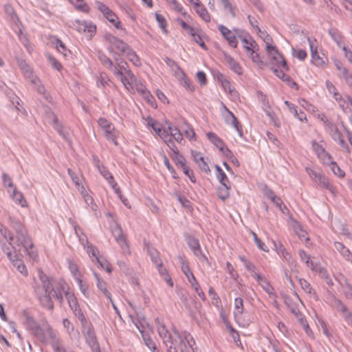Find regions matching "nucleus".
<instances>
[{
	"mask_svg": "<svg viewBox=\"0 0 352 352\" xmlns=\"http://www.w3.org/2000/svg\"><path fill=\"white\" fill-rule=\"evenodd\" d=\"M12 198L22 207L26 206V200L23 198V194L19 192L15 188L13 190Z\"/></svg>",
	"mask_w": 352,
	"mask_h": 352,
	"instance_id": "nucleus-49",
	"label": "nucleus"
},
{
	"mask_svg": "<svg viewBox=\"0 0 352 352\" xmlns=\"http://www.w3.org/2000/svg\"><path fill=\"white\" fill-rule=\"evenodd\" d=\"M147 252L151 256L152 261L156 265L157 267H162V262L159 257V252L156 249L151 245H147Z\"/></svg>",
	"mask_w": 352,
	"mask_h": 352,
	"instance_id": "nucleus-29",
	"label": "nucleus"
},
{
	"mask_svg": "<svg viewBox=\"0 0 352 352\" xmlns=\"http://www.w3.org/2000/svg\"><path fill=\"white\" fill-rule=\"evenodd\" d=\"M329 34L338 45L341 47L342 38L338 30L335 28H331L329 30Z\"/></svg>",
	"mask_w": 352,
	"mask_h": 352,
	"instance_id": "nucleus-48",
	"label": "nucleus"
},
{
	"mask_svg": "<svg viewBox=\"0 0 352 352\" xmlns=\"http://www.w3.org/2000/svg\"><path fill=\"white\" fill-rule=\"evenodd\" d=\"M109 82L110 80L106 74H100L97 83L98 86L101 85L102 87H105L107 85H109Z\"/></svg>",
	"mask_w": 352,
	"mask_h": 352,
	"instance_id": "nucleus-64",
	"label": "nucleus"
},
{
	"mask_svg": "<svg viewBox=\"0 0 352 352\" xmlns=\"http://www.w3.org/2000/svg\"><path fill=\"white\" fill-rule=\"evenodd\" d=\"M173 153L171 155V157L175 164L177 166H179L181 168L184 166V165H186V160L184 157L179 153L178 150H175L173 148Z\"/></svg>",
	"mask_w": 352,
	"mask_h": 352,
	"instance_id": "nucleus-39",
	"label": "nucleus"
},
{
	"mask_svg": "<svg viewBox=\"0 0 352 352\" xmlns=\"http://www.w3.org/2000/svg\"><path fill=\"white\" fill-rule=\"evenodd\" d=\"M123 54H125L128 59L132 62L135 65H140V60L139 57L137 56L135 52L130 48V47H128V49L126 52H124Z\"/></svg>",
	"mask_w": 352,
	"mask_h": 352,
	"instance_id": "nucleus-38",
	"label": "nucleus"
},
{
	"mask_svg": "<svg viewBox=\"0 0 352 352\" xmlns=\"http://www.w3.org/2000/svg\"><path fill=\"white\" fill-rule=\"evenodd\" d=\"M221 3H222L224 9L228 10V12H230V14H231V16L232 17H235L236 13H235L234 8L232 6L230 1L229 0H221Z\"/></svg>",
	"mask_w": 352,
	"mask_h": 352,
	"instance_id": "nucleus-56",
	"label": "nucleus"
},
{
	"mask_svg": "<svg viewBox=\"0 0 352 352\" xmlns=\"http://www.w3.org/2000/svg\"><path fill=\"white\" fill-rule=\"evenodd\" d=\"M208 139L214 144L219 150H222L224 146V143L214 133L208 132L207 133Z\"/></svg>",
	"mask_w": 352,
	"mask_h": 352,
	"instance_id": "nucleus-34",
	"label": "nucleus"
},
{
	"mask_svg": "<svg viewBox=\"0 0 352 352\" xmlns=\"http://www.w3.org/2000/svg\"><path fill=\"white\" fill-rule=\"evenodd\" d=\"M311 52V62L317 67H324L326 65L327 58L319 55L317 51V41L307 38Z\"/></svg>",
	"mask_w": 352,
	"mask_h": 352,
	"instance_id": "nucleus-7",
	"label": "nucleus"
},
{
	"mask_svg": "<svg viewBox=\"0 0 352 352\" xmlns=\"http://www.w3.org/2000/svg\"><path fill=\"white\" fill-rule=\"evenodd\" d=\"M272 38L269 36L265 39L266 43V50L270 56L271 57L270 65L271 69L276 74L277 77L280 78L283 81H290V77L287 76L282 69L278 67H283L285 70H289V66L287 64L283 56L279 53L277 48L270 44Z\"/></svg>",
	"mask_w": 352,
	"mask_h": 352,
	"instance_id": "nucleus-2",
	"label": "nucleus"
},
{
	"mask_svg": "<svg viewBox=\"0 0 352 352\" xmlns=\"http://www.w3.org/2000/svg\"><path fill=\"white\" fill-rule=\"evenodd\" d=\"M319 273L321 278L325 280L326 283L328 285L332 286L333 285V283L331 278H330L327 270H325L324 268H321L319 270Z\"/></svg>",
	"mask_w": 352,
	"mask_h": 352,
	"instance_id": "nucleus-54",
	"label": "nucleus"
},
{
	"mask_svg": "<svg viewBox=\"0 0 352 352\" xmlns=\"http://www.w3.org/2000/svg\"><path fill=\"white\" fill-rule=\"evenodd\" d=\"M347 97L348 96H346V98L342 97V96L340 93L335 94V96H333L335 100L338 102L339 106L343 110H344L347 107V105L349 103Z\"/></svg>",
	"mask_w": 352,
	"mask_h": 352,
	"instance_id": "nucleus-51",
	"label": "nucleus"
},
{
	"mask_svg": "<svg viewBox=\"0 0 352 352\" xmlns=\"http://www.w3.org/2000/svg\"><path fill=\"white\" fill-rule=\"evenodd\" d=\"M218 78L219 80L221 81V86L225 91H228L230 94H234L236 93V91L234 89H231L230 81L226 79L223 75L220 74Z\"/></svg>",
	"mask_w": 352,
	"mask_h": 352,
	"instance_id": "nucleus-46",
	"label": "nucleus"
},
{
	"mask_svg": "<svg viewBox=\"0 0 352 352\" xmlns=\"http://www.w3.org/2000/svg\"><path fill=\"white\" fill-rule=\"evenodd\" d=\"M14 229L16 232V236L15 237H10V243L13 245V248L16 250L17 246L19 247V251H21V248H23L24 252H28V250L33 247V243L28 236L25 229L19 223L16 224Z\"/></svg>",
	"mask_w": 352,
	"mask_h": 352,
	"instance_id": "nucleus-3",
	"label": "nucleus"
},
{
	"mask_svg": "<svg viewBox=\"0 0 352 352\" xmlns=\"http://www.w3.org/2000/svg\"><path fill=\"white\" fill-rule=\"evenodd\" d=\"M25 324L26 325L27 328L32 332L38 326V324L34 320V319L27 313L25 314Z\"/></svg>",
	"mask_w": 352,
	"mask_h": 352,
	"instance_id": "nucleus-47",
	"label": "nucleus"
},
{
	"mask_svg": "<svg viewBox=\"0 0 352 352\" xmlns=\"http://www.w3.org/2000/svg\"><path fill=\"white\" fill-rule=\"evenodd\" d=\"M82 332L85 338L86 342L90 346L93 352H100V349L98 340L90 322L86 319V322H80Z\"/></svg>",
	"mask_w": 352,
	"mask_h": 352,
	"instance_id": "nucleus-4",
	"label": "nucleus"
},
{
	"mask_svg": "<svg viewBox=\"0 0 352 352\" xmlns=\"http://www.w3.org/2000/svg\"><path fill=\"white\" fill-rule=\"evenodd\" d=\"M188 245L196 256L201 254L199 240L196 238L189 236L187 239Z\"/></svg>",
	"mask_w": 352,
	"mask_h": 352,
	"instance_id": "nucleus-31",
	"label": "nucleus"
},
{
	"mask_svg": "<svg viewBox=\"0 0 352 352\" xmlns=\"http://www.w3.org/2000/svg\"><path fill=\"white\" fill-rule=\"evenodd\" d=\"M299 284L300 285L301 288L308 294L312 293V288L311 287V285L308 281H307L304 278H300L298 280Z\"/></svg>",
	"mask_w": 352,
	"mask_h": 352,
	"instance_id": "nucleus-58",
	"label": "nucleus"
},
{
	"mask_svg": "<svg viewBox=\"0 0 352 352\" xmlns=\"http://www.w3.org/2000/svg\"><path fill=\"white\" fill-rule=\"evenodd\" d=\"M49 336L51 340V345L55 352H74L69 349L65 348L60 342L56 333L54 331L48 329Z\"/></svg>",
	"mask_w": 352,
	"mask_h": 352,
	"instance_id": "nucleus-15",
	"label": "nucleus"
},
{
	"mask_svg": "<svg viewBox=\"0 0 352 352\" xmlns=\"http://www.w3.org/2000/svg\"><path fill=\"white\" fill-rule=\"evenodd\" d=\"M173 332L175 335V338L173 339H177V342L176 344H174V346H176L177 352H189L187 344L186 343V339L190 337V333L187 331H183L182 333H179L177 330L174 329Z\"/></svg>",
	"mask_w": 352,
	"mask_h": 352,
	"instance_id": "nucleus-10",
	"label": "nucleus"
},
{
	"mask_svg": "<svg viewBox=\"0 0 352 352\" xmlns=\"http://www.w3.org/2000/svg\"><path fill=\"white\" fill-rule=\"evenodd\" d=\"M230 186H220L217 188V195L223 201L226 200L230 197Z\"/></svg>",
	"mask_w": 352,
	"mask_h": 352,
	"instance_id": "nucleus-45",
	"label": "nucleus"
},
{
	"mask_svg": "<svg viewBox=\"0 0 352 352\" xmlns=\"http://www.w3.org/2000/svg\"><path fill=\"white\" fill-rule=\"evenodd\" d=\"M16 60L18 66L21 69L24 75L30 80V82L32 84L36 85L37 82H39V79L36 76L33 75L30 66L23 59L17 58Z\"/></svg>",
	"mask_w": 352,
	"mask_h": 352,
	"instance_id": "nucleus-14",
	"label": "nucleus"
},
{
	"mask_svg": "<svg viewBox=\"0 0 352 352\" xmlns=\"http://www.w3.org/2000/svg\"><path fill=\"white\" fill-rule=\"evenodd\" d=\"M69 1L80 11L87 12L89 6L84 3L83 0H69Z\"/></svg>",
	"mask_w": 352,
	"mask_h": 352,
	"instance_id": "nucleus-50",
	"label": "nucleus"
},
{
	"mask_svg": "<svg viewBox=\"0 0 352 352\" xmlns=\"http://www.w3.org/2000/svg\"><path fill=\"white\" fill-rule=\"evenodd\" d=\"M38 276L40 283L36 284L34 291L42 307L53 311L52 298L56 299L61 306L64 300V294L74 314L80 322H86V318L80 308L76 297L73 292L69 291L68 285L64 280H60L58 285L54 287L51 280L43 272H38Z\"/></svg>",
	"mask_w": 352,
	"mask_h": 352,
	"instance_id": "nucleus-1",
	"label": "nucleus"
},
{
	"mask_svg": "<svg viewBox=\"0 0 352 352\" xmlns=\"http://www.w3.org/2000/svg\"><path fill=\"white\" fill-rule=\"evenodd\" d=\"M140 333L142 334V338L144 341L145 344L148 346V348L151 350H152L153 352H158V350L156 347V345L155 342L153 341V340L146 335L144 331H140Z\"/></svg>",
	"mask_w": 352,
	"mask_h": 352,
	"instance_id": "nucleus-40",
	"label": "nucleus"
},
{
	"mask_svg": "<svg viewBox=\"0 0 352 352\" xmlns=\"http://www.w3.org/2000/svg\"><path fill=\"white\" fill-rule=\"evenodd\" d=\"M274 247L278 254L281 255L283 258L288 262L291 261L292 256L280 242H278V243H274Z\"/></svg>",
	"mask_w": 352,
	"mask_h": 352,
	"instance_id": "nucleus-33",
	"label": "nucleus"
},
{
	"mask_svg": "<svg viewBox=\"0 0 352 352\" xmlns=\"http://www.w3.org/2000/svg\"><path fill=\"white\" fill-rule=\"evenodd\" d=\"M285 302L287 305L288 308L290 309L291 312L294 314L295 316H298L300 314V311L297 308L296 305L292 302V300L290 298L287 297L285 299Z\"/></svg>",
	"mask_w": 352,
	"mask_h": 352,
	"instance_id": "nucleus-52",
	"label": "nucleus"
},
{
	"mask_svg": "<svg viewBox=\"0 0 352 352\" xmlns=\"http://www.w3.org/2000/svg\"><path fill=\"white\" fill-rule=\"evenodd\" d=\"M223 60L226 65L229 67V68L232 69L234 73L237 74L238 75L243 74L242 67L239 63H237L230 55L224 52Z\"/></svg>",
	"mask_w": 352,
	"mask_h": 352,
	"instance_id": "nucleus-17",
	"label": "nucleus"
},
{
	"mask_svg": "<svg viewBox=\"0 0 352 352\" xmlns=\"http://www.w3.org/2000/svg\"><path fill=\"white\" fill-rule=\"evenodd\" d=\"M119 72L121 74L116 76L120 79L124 86L129 89V87H131L133 83L136 80L135 76L131 70L126 71L125 73H123V72L120 70H119Z\"/></svg>",
	"mask_w": 352,
	"mask_h": 352,
	"instance_id": "nucleus-18",
	"label": "nucleus"
},
{
	"mask_svg": "<svg viewBox=\"0 0 352 352\" xmlns=\"http://www.w3.org/2000/svg\"><path fill=\"white\" fill-rule=\"evenodd\" d=\"M100 173L103 176V177L107 180L109 184L113 188H115V186H117V183L114 181V178L111 173L108 170V169L104 166H101L98 169Z\"/></svg>",
	"mask_w": 352,
	"mask_h": 352,
	"instance_id": "nucleus-28",
	"label": "nucleus"
},
{
	"mask_svg": "<svg viewBox=\"0 0 352 352\" xmlns=\"http://www.w3.org/2000/svg\"><path fill=\"white\" fill-rule=\"evenodd\" d=\"M331 305L338 311L344 314V317L347 316V313H351L348 310L347 307L344 305V303L334 296H333L331 298Z\"/></svg>",
	"mask_w": 352,
	"mask_h": 352,
	"instance_id": "nucleus-26",
	"label": "nucleus"
},
{
	"mask_svg": "<svg viewBox=\"0 0 352 352\" xmlns=\"http://www.w3.org/2000/svg\"><path fill=\"white\" fill-rule=\"evenodd\" d=\"M295 232L296 234L298 236L300 240L307 241L309 240L308 234L305 230H304L301 226L298 225L294 227Z\"/></svg>",
	"mask_w": 352,
	"mask_h": 352,
	"instance_id": "nucleus-53",
	"label": "nucleus"
},
{
	"mask_svg": "<svg viewBox=\"0 0 352 352\" xmlns=\"http://www.w3.org/2000/svg\"><path fill=\"white\" fill-rule=\"evenodd\" d=\"M113 234L122 250L124 254H130L129 248L126 241V237L122 234L120 226H116L113 230Z\"/></svg>",
	"mask_w": 352,
	"mask_h": 352,
	"instance_id": "nucleus-13",
	"label": "nucleus"
},
{
	"mask_svg": "<svg viewBox=\"0 0 352 352\" xmlns=\"http://www.w3.org/2000/svg\"><path fill=\"white\" fill-rule=\"evenodd\" d=\"M234 317L238 318L243 312V300L241 298H236L234 300Z\"/></svg>",
	"mask_w": 352,
	"mask_h": 352,
	"instance_id": "nucleus-37",
	"label": "nucleus"
},
{
	"mask_svg": "<svg viewBox=\"0 0 352 352\" xmlns=\"http://www.w3.org/2000/svg\"><path fill=\"white\" fill-rule=\"evenodd\" d=\"M67 173L70 176L72 182L75 184L76 187L78 189H80V178L71 169L67 168Z\"/></svg>",
	"mask_w": 352,
	"mask_h": 352,
	"instance_id": "nucleus-61",
	"label": "nucleus"
},
{
	"mask_svg": "<svg viewBox=\"0 0 352 352\" xmlns=\"http://www.w3.org/2000/svg\"><path fill=\"white\" fill-rule=\"evenodd\" d=\"M194 8L199 16L206 22L210 21V15L207 11L205 6L199 1L196 0L195 2Z\"/></svg>",
	"mask_w": 352,
	"mask_h": 352,
	"instance_id": "nucleus-25",
	"label": "nucleus"
},
{
	"mask_svg": "<svg viewBox=\"0 0 352 352\" xmlns=\"http://www.w3.org/2000/svg\"><path fill=\"white\" fill-rule=\"evenodd\" d=\"M56 47L65 57L71 55L70 50H68L63 41L58 38L56 39Z\"/></svg>",
	"mask_w": 352,
	"mask_h": 352,
	"instance_id": "nucleus-44",
	"label": "nucleus"
},
{
	"mask_svg": "<svg viewBox=\"0 0 352 352\" xmlns=\"http://www.w3.org/2000/svg\"><path fill=\"white\" fill-rule=\"evenodd\" d=\"M324 164L328 165L332 172L339 177H344L345 175L344 172L340 169L337 163L332 160V157H329V161L328 162H324Z\"/></svg>",
	"mask_w": 352,
	"mask_h": 352,
	"instance_id": "nucleus-32",
	"label": "nucleus"
},
{
	"mask_svg": "<svg viewBox=\"0 0 352 352\" xmlns=\"http://www.w3.org/2000/svg\"><path fill=\"white\" fill-rule=\"evenodd\" d=\"M168 131L170 133L171 138H173L177 142H180L183 139L182 133L177 127H172L170 125L168 126Z\"/></svg>",
	"mask_w": 352,
	"mask_h": 352,
	"instance_id": "nucleus-43",
	"label": "nucleus"
},
{
	"mask_svg": "<svg viewBox=\"0 0 352 352\" xmlns=\"http://www.w3.org/2000/svg\"><path fill=\"white\" fill-rule=\"evenodd\" d=\"M218 29L223 37L228 42L229 45L232 47L236 48L237 47L238 42L235 34H234L228 28L223 25H219Z\"/></svg>",
	"mask_w": 352,
	"mask_h": 352,
	"instance_id": "nucleus-16",
	"label": "nucleus"
},
{
	"mask_svg": "<svg viewBox=\"0 0 352 352\" xmlns=\"http://www.w3.org/2000/svg\"><path fill=\"white\" fill-rule=\"evenodd\" d=\"M298 254L301 260L305 262L307 267H310L312 270H316V265L310 260L309 256L303 250H300Z\"/></svg>",
	"mask_w": 352,
	"mask_h": 352,
	"instance_id": "nucleus-41",
	"label": "nucleus"
},
{
	"mask_svg": "<svg viewBox=\"0 0 352 352\" xmlns=\"http://www.w3.org/2000/svg\"><path fill=\"white\" fill-rule=\"evenodd\" d=\"M306 170L311 179L317 183L319 186L328 190L332 194L335 193V188L333 185L330 184L329 179L327 177L309 168H307Z\"/></svg>",
	"mask_w": 352,
	"mask_h": 352,
	"instance_id": "nucleus-6",
	"label": "nucleus"
},
{
	"mask_svg": "<svg viewBox=\"0 0 352 352\" xmlns=\"http://www.w3.org/2000/svg\"><path fill=\"white\" fill-rule=\"evenodd\" d=\"M148 124L151 126L153 129L156 132V133L160 136L162 137V135L161 134L162 129L160 128V124L153 120L151 118H148Z\"/></svg>",
	"mask_w": 352,
	"mask_h": 352,
	"instance_id": "nucleus-55",
	"label": "nucleus"
},
{
	"mask_svg": "<svg viewBox=\"0 0 352 352\" xmlns=\"http://www.w3.org/2000/svg\"><path fill=\"white\" fill-rule=\"evenodd\" d=\"M184 123L186 125V129H184V134L187 138L192 140L195 136V133L185 120Z\"/></svg>",
	"mask_w": 352,
	"mask_h": 352,
	"instance_id": "nucleus-63",
	"label": "nucleus"
},
{
	"mask_svg": "<svg viewBox=\"0 0 352 352\" xmlns=\"http://www.w3.org/2000/svg\"><path fill=\"white\" fill-rule=\"evenodd\" d=\"M104 16L107 20H109V22L113 23L117 29H122L120 26V21H119L118 17L114 12H113L111 10L109 9V11H107V13L104 14Z\"/></svg>",
	"mask_w": 352,
	"mask_h": 352,
	"instance_id": "nucleus-35",
	"label": "nucleus"
},
{
	"mask_svg": "<svg viewBox=\"0 0 352 352\" xmlns=\"http://www.w3.org/2000/svg\"><path fill=\"white\" fill-rule=\"evenodd\" d=\"M312 148L318 157L322 161V162H328L331 155L327 153L324 148L320 145L316 141H312Z\"/></svg>",
	"mask_w": 352,
	"mask_h": 352,
	"instance_id": "nucleus-19",
	"label": "nucleus"
},
{
	"mask_svg": "<svg viewBox=\"0 0 352 352\" xmlns=\"http://www.w3.org/2000/svg\"><path fill=\"white\" fill-rule=\"evenodd\" d=\"M96 261L100 265L102 268H104L108 273H111L112 270L110 263L106 260H101L98 257H96Z\"/></svg>",
	"mask_w": 352,
	"mask_h": 352,
	"instance_id": "nucleus-62",
	"label": "nucleus"
},
{
	"mask_svg": "<svg viewBox=\"0 0 352 352\" xmlns=\"http://www.w3.org/2000/svg\"><path fill=\"white\" fill-rule=\"evenodd\" d=\"M223 108L226 111V114L223 115L225 122L227 124H231L238 132L239 135L242 137L243 136V130L242 126L236 118V117L234 115V113L230 111L225 105H223Z\"/></svg>",
	"mask_w": 352,
	"mask_h": 352,
	"instance_id": "nucleus-11",
	"label": "nucleus"
},
{
	"mask_svg": "<svg viewBox=\"0 0 352 352\" xmlns=\"http://www.w3.org/2000/svg\"><path fill=\"white\" fill-rule=\"evenodd\" d=\"M114 67H117L118 69L123 72V73H125L126 71L129 70L128 69L129 67L127 63L123 59H117L116 65H114Z\"/></svg>",
	"mask_w": 352,
	"mask_h": 352,
	"instance_id": "nucleus-59",
	"label": "nucleus"
},
{
	"mask_svg": "<svg viewBox=\"0 0 352 352\" xmlns=\"http://www.w3.org/2000/svg\"><path fill=\"white\" fill-rule=\"evenodd\" d=\"M94 276L97 280V287L100 291H101L105 296H107L111 301V294L107 289V283L102 279L100 278V276L96 273H94Z\"/></svg>",
	"mask_w": 352,
	"mask_h": 352,
	"instance_id": "nucleus-30",
	"label": "nucleus"
},
{
	"mask_svg": "<svg viewBox=\"0 0 352 352\" xmlns=\"http://www.w3.org/2000/svg\"><path fill=\"white\" fill-rule=\"evenodd\" d=\"M155 19L156 21L158 22L160 27L162 28L163 32H167V30L166 29V21L165 18L160 14L155 13Z\"/></svg>",
	"mask_w": 352,
	"mask_h": 352,
	"instance_id": "nucleus-57",
	"label": "nucleus"
},
{
	"mask_svg": "<svg viewBox=\"0 0 352 352\" xmlns=\"http://www.w3.org/2000/svg\"><path fill=\"white\" fill-rule=\"evenodd\" d=\"M52 117V125L54 128L57 131V132L61 135L64 139L67 140V133H65L63 130V126L58 123L57 117L54 113H51Z\"/></svg>",
	"mask_w": 352,
	"mask_h": 352,
	"instance_id": "nucleus-36",
	"label": "nucleus"
},
{
	"mask_svg": "<svg viewBox=\"0 0 352 352\" xmlns=\"http://www.w3.org/2000/svg\"><path fill=\"white\" fill-rule=\"evenodd\" d=\"M334 64L336 69L340 72L339 76L342 78L345 82L352 88V73L343 65L340 60H335Z\"/></svg>",
	"mask_w": 352,
	"mask_h": 352,
	"instance_id": "nucleus-12",
	"label": "nucleus"
},
{
	"mask_svg": "<svg viewBox=\"0 0 352 352\" xmlns=\"http://www.w3.org/2000/svg\"><path fill=\"white\" fill-rule=\"evenodd\" d=\"M104 38L111 46L109 48L110 52L115 49L121 53H124L128 49L129 45L127 43L111 34H106Z\"/></svg>",
	"mask_w": 352,
	"mask_h": 352,
	"instance_id": "nucleus-9",
	"label": "nucleus"
},
{
	"mask_svg": "<svg viewBox=\"0 0 352 352\" xmlns=\"http://www.w3.org/2000/svg\"><path fill=\"white\" fill-rule=\"evenodd\" d=\"M191 155L194 161L198 164L201 170H204L206 173L210 171L209 166L204 160V157L201 156V153L195 151H192Z\"/></svg>",
	"mask_w": 352,
	"mask_h": 352,
	"instance_id": "nucleus-21",
	"label": "nucleus"
},
{
	"mask_svg": "<svg viewBox=\"0 0 352 352\" xmlns=\"http://www.w3.org/2000/svg\"><path fill=\"white\" fill-rule=\"evenodd\" d=\"M250 46H244L245 50L250 54V58L254 63L258 64L262 63L263 62L261 60L259 55L255 52V48L257 46L255 41L254 39H250Z\"/></svg>",
	"mask_w": 352,
	"mask_h": 352,
	"instance_id": "nucleus-23",
	"label": "nucleus"
},
{
	"mask_svg": "<svg viewBox=\"0 0 352 352\" xmlns=\"http://www.w3.org/2000/svg\"><path fill=\"white\" fill-rule=\"evenodd\" d=\"M177 21L179 22V23L180 24V25L182 26V28L186 30V32L190 34V36L193 35L194 33H195V30H194V28L188 25L185 21H184L182 19H178Z\"/></svg>",
	"mask_w": 352,
	"mask_h": 352,
	"instance_id": "nucleus-60",
	"label": "nucleus"
},
{
	"mask_svg": "<svg viewBox=\"0 0 352 352\" xmlns=\"http://www.w3.org/2000/svg\"><path fill=\"white\" fill-rule=\"evenodd\" d=\"M336 250L348 261H352V254L350 250L340 242H335Z\"/></svg>",
	"mask_w": 352,
	"mask_h": 352,
	"instance_id": "nucleus-27",
	"label": "nucleus"
},
{
	"mask_svg": "<svg viewBox=\"0 0 352 352\" xmlns=\"http://www.w3.org/2000/svg\"><path fill=\"white\" fill-rule=\"evenodd\" d=\"M98 59L101 62V63L105 66L107 68L110 69L114 75H120L121 74L117 67H114L113 61L107 57L105 54L99 53Z\"/></svg>",
	"mask_w": 352,
	"mask_h": 352,
	"instance_id": "nucleus-24",
	"label": "nucleus"
},
{
	"mask_svg": "<svg viewBox=\"0 0 352 352\" xmlns=\"http://www.w3.org/2000/svg\"><path fill=\"white\" fill-rule=\"evenodd\" d=\"M191 280H190V283L192 285V286L194 287L195 290L196 291L197 295L203 300H205L206 299V296L204 293L201 289L199 285L198 282L197 281L194 275H192L190 276Z\"/></svg>",
	"mask_w": 352,
	"mask_h": 352,
	"instance_id": "nucleus-42",
	"label": "nucleus"
},
{
	"mask_svg": "<svg viewBox=\"0 0 352 352\" xmlns=\"http://www.w3.org/2000/svg\"><path fill=\"white\" fill-rule=\"evenodd\" d=\"M155 322L158 324V333L160 338L163 340V343L166 347L167 352H177L176 346H174L173 345L177 344V340L173 339L169 331L166 329L165 325L160 323L158 318L155 319Z\"/></svg>",
	"mask_w": 352,
	"mask_h": 352,
	"instance_id": "nucleus-5",
	"label": "nucleus"
},
{
	"mask_svg": "<svg viewBox=\"0 0 352 352\" xmlns=\"http://www.w3.org/2000/svg\"><path fill=\"white\" fill-rule=\"evenodd\" d=\"M252 276L256 279L258 283L267 294H272L274 289L265 276L257 272H254V274H252Z\"/></svg>",
	"mask_w": 352,
	"mask_h": 352,
	"instance_id": "nucleus-20",
	"label": "nucleus"
},
{
	"mask_svg": "<svg viewBox=\"0 0 352 352\" xmlns=\"http://www.w3.org/2000/svg\"><path fill=\"white\" fill-rule=\"evenodd\" d=\"M54 331L49 325L43 327L39 325L32 331V333L41 342H45L47 338H50L48 329Z\"/></svg>",
	"mask_w": 352,
	"mask_h": 352,
	"instance_id": "nucleus-22",
	"label": "nucleus"
},
{
	"mask_svg": "<svg viewBox=\"0 0 352 352\" xmlns=\"http://www.w3.org/2000/svg\"><path fill=\"white\" fill-rule=\"evenodd\" d=\"M98 122L99 126L103 129L105 138L117 145L118 143L116 141V131L113 125L103 118H100Z\"/></svg>",
	"mask_w": 352,
	"mask_h": 352,
	"instance_id": "nucleus-8",
	"label": "nucleus"
}]
</instances>
